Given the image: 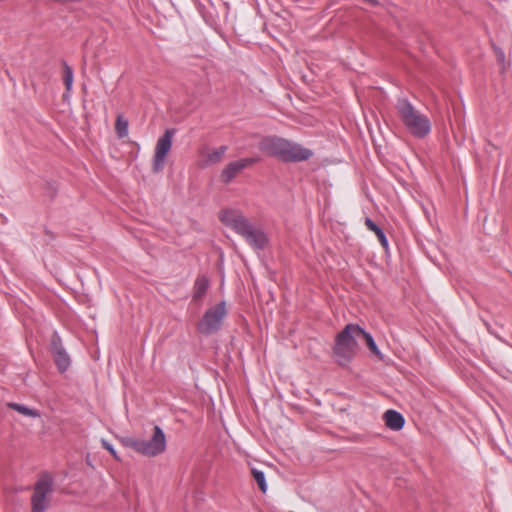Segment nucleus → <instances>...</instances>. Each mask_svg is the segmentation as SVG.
I'll return each instance as SVG.
<instances>
[{"instance_id": "f257e3e1", "label": "nucleus", "mask_w": 512, "mask_h": 512, "mask_svg": "<svg viewBox=\"0 0 512 512\" xmlns=\"http://www.w3.org/2000/svg\"><path fill=\"white\" fill-rule=\"evenodd\" d=\"M258 149L266 156L283 163H298L309 160L313 151L286 138L268 135L261 138Z\"/></svg>"}, {"instance_id": "f03ea898", "label": "nucleus", "mask_w": 512, "mask_h": 512, "mask_svg": "<svg viewBox=\"0 0 512 512\" xmlns=\"http://www.w3.org/2000/svg\"><path fill=\"white\" fill-rule=\"evenodd\" d=\"M219 220L231 228L254 249L263 250L268 244V238L261 229H256L243 213L235 209H223L219 212Z\"/></svg>"}, {"instance_id": "7ed1b4c3", "label": "nucleus", "mask_w": 512, "mask_h": 512, "mask_svg": "<svg viewBox=\"0 0 512 512\" xmlns=\"http://www.w3.org/2000/svg\"><path fill=\"white\" fill-rule=\"evenodd\" d=\"M396 111L406 130L415 138L422 139L430 133L429 118L418 111L407 98L397 100Z\"/></svg>"}, {"instance_id": "20e7f679", "label": "nucleus", "mask_w": 512, "mask_h": 512, "mask_svg": "<svg viewBox=\"0 0 512 512\" xmlns=\"http://www.w3.org/2000/svg\"><path fill=\"white\" fill-rule=\"evenodd\" d=\"M357 333L356 324H347L344 329L337 334L333 353L337 359L338 364L347 365L357 353Z\"/></svg>"}, {"instance_id": "39448f33", "label": "nucleus", "mask_w": 512, "mask_h": 512, "mask_svg": "<svg viewBox=\"0 0 512 512\" xmlns=\"http://www.w3.org/2000/svg\"><path fill=\"white\" fill-rule=\"evenodd\" d=\"M122 443L125 447L147 457H155L166 449L165 433L158 425L154 426L152 437L149 440L128 437L124 438Z\"/></svg>"}, {"instance_id": "423d86ee", "label": "nucleus", "mask_w": 512, "mask_h": 512, "mask_svg": "<svg viewBox=\"0 0 512 512\" xmlns=\"http://www.w3.org/2000/svg\"><path fill=\"white\" fill-rule=\"evenodd\" d=\"M54 481L47 472L40 474L31 495V512H46L49 507L48 496L53 492Z\"/></svg>"}, {"instance_id": "0eeeda50", "label": "nucleus", "mask_w": 512, "mask_h": 512, "mask_svg": "<svg viewBox=\"0 0 512 512\" xmlns=\"http://www.w3.org/2000/svg\"><path fill=\"white\" fill-rule=\"evenodd\" d=\"M226 313L225 301L210 307L197 323V331L203 335H211L219 331Z\"/></svg>"}, {"instance_id": "6e6552de", "label": "nucleus", "mask_w": 512, "mask_h": 512, "mask_svg": "<svg viewBox=\"0 0 512 512\" xmlns=\"http://www.w3.org/2000/svg\"><path fill=\"white\" fill-rule=\"evenodd\" d=\"M176 134L175 128H168L164 134L158 139L153 156L152 170L154 173H159L163 170L166 157L171 150L172 140Z\"/></svg>"}, {"instance_id": "1a4fd4ad", "label": "nucleus", "mask_w": 512, "mask_h": 512, "mask_svg": "<svg viewBox=\"0 0 512 512\" xmlns=\"http://www.w3.org/2000/svg\"><path fill=\"white\" fill-rule=\"evenodd\" d=\"M49 350L59 373H65L70 367L71 359L57 331L51 335Z\"/></svg>"}, {"instance_id": "9d476101", "label": "nucleus", "mask_w": 512, "mask_h": 512, "mask_svg": "<svg viewBox=\"0 0 512 512\" xmlns=\"http://www.w3.org/2000/svg\"><path fill=\"white\" fill-rule=\"evenodd\" d=\"M256 157L242 158L236 161L229 162L221 171L220 178L224 184H229L237 175L245 168L258 162Z\"/></svg>"}, {"instance_id": "9b49d317", "label": "nucleus", "mask_w": 512, "mask_h": 512, "mask_svg": "<svg viewBox=\"0 0 512 512\" xmlns=\"http://www.w3.org/2000/svg\"><path fill=\"white\" fill-rule=\"evenodd\" d=\"M383 419L385 421V425L393 431H399L405 425L404 416L393 409L387 410L383 415Z\"/></svg>"}, {"instance_id": "f8f14e48", "label": "nucleus", "mask_w": 512, "mask_h": 512, "mask_svg": "<svg viewBox=\"0 0 512 512\" xmlns=\"http://www.w3.org/2000/svg\"><path fill=\"white\" fill-rule=\"evenodd\" d=\"M356 333H357V338L364 339L368 349L370 350V352L372 354H374L379 360L384 359L382 352L379 350L373 336L369 332H367L362 327H360L358 324H356Z\"/></svg>"}, {"instance_id": "ddd939ff", "label": "nucleus", "mask_w": 512, "mask_h": 512, "mask_svg": "<svg viewBox=\"0 0 512 512\" xmlns=\"http://www.w3.org/2000/svg\"><path fill=\"white\" fill-rule=\"evenodd\" d=\"M210 282L209 279L205 275H199L197 276L194 285H193V300L199 301L201 300L208 288H209Z\"/></svg>"}, {"instance_id": "4468645a", "label": "nucleus", "mask_w": 512, "mask_h": 512, "mask_svg": "<svg viewBox=\"0 0 512 512\" xmlns=\"http://www.w3.org/2000/svg\"><path fill=\"white\" fill-rule=\"evenodd\" d=\"M7 406L10 409L17 411L18 413H20L24 416L33 417V418L40 417V413L37 410L31 409L23 404L11 402V403H8Z\"/></svg>"}, {"instance_id": "2eb2a0df", "label": "nucleus", "mask_w": 512, "mask_h": 512, "mask_svg": "<svg viewBox=\"0 0 512 512\" xmlns=\"http://www.w3.org/2000/svg\"><path fill=\"white\" fill-rule=\"evenodd\" d=\"M115 130L118 138H124L128 135V120L119 114L116 118Z\"/></svg>"}, {"instance_id": "dca6fc26", "label": "nucleus", "mask_w": 512, "mask_h": 512, "mask_svg": "<svg viewBox=\"0 0 512 512\" xmlns=\"http://www.w3.org/2000/svg\"><path fill=\"white\" fill-rule=\"evenodd\" d=\"M251 473H252V476L254 478V480L256 481L260 491L262 493H266L267 489H268V485H267V482H266V477H265V473L261 470H258L256 468H253L251 470Z\"/></svg>"}, {"instance_id": "f3484780", "label": "nucleus", "mask_w": 512, "mask_h": 512, "mask_svg": "<svg viewBox=\"0 0 512 512\" xmlns=\"http://www.w3.org/2000/svg\"><path fill=\"white\" fill-rule=\"evenodd\" d=\"M227 149L228 148L225 145H222V146L214 149L212 152L208 153L206 161L209 164H216V163L220 162V160L226 153Z\"/></svg>"}, {"instance_id": "a211bd4d", "label": "nucleus", "mask_w": 512, "mask_h": 512, "mask_svg": "<svg viewBox=\"0 0 512 512\" xmlns=\"http://www.w3.org/2000/svg\"><path fill=\"white\" fill-rule=\"evenodd\" d=\"M63 65V71H64V85L66 88V91L69 92L72 89L73 84V69L67 64L66 61H62Z\"/></svg>"}, {"instance_id": "6ab92c4d", "label": "nucleus", "mask_w": 512, "mask_h": 512, "mask_svg": "<svg viewBox=\"0 0 512 512\" xmlns=\"http://www.w3.org/2000/svg\"><path fill=\"white\" fill-rule=\"evenodd\" d=\"M101 445H102V447H103L105 450H107V451H108V452L113 456V458H114L115 460H117V461H120V460H121V459H120V457H119V455H118V453H117V451H116V450H115V448L113 447V445H112V444H110L107 440L102 439V440H101Z\"/></svg>"}, {"instance_id": "aec40b11", "label": "nucleus", "mask_w": 512, "mask_h": 512, "mask_svg": "<svg viewBox=\"0 0 512 512\" xmlns=\"http://www.w3.org/2000/svg\"><path fill=\"white\" fill-rule=\"evenodd\" d=\"M376 236L381 244V246L386 250L388 251V248H389V242H388V239H387V236L385 234V232L383 231V229L381 228L379 231H377L376 233Z\"/></svg>"}, {"instance_id": "412c9836", "label": "nucleus", "mask_w": 512, "mask_h": 512, "mask_svg": "<svg viewBox=\"0 0 512 512\" xmlns=\"http://www.w3.org/2000/svg\"><path fill=\"white\" fill-rule=\"evenodd\" d=\"M58 192L57 187L54 183H47L45 186V193L47 196L50 197V199H53Z\"/></svg>"}, {"instance_id": "4be33fe9", "label": "nucleus", "mask_w": 512, "mask_h": 512, "mask_svg": "<svg viewBox=\"0 0 512 512\" xmlns=\"http://www.w3.org/2000/svg\"><path fill=\"white\" fill-rule=\"evenodd\" d=\"M365 225H366V227H367L370 231H372V232H374V233H376L377 231H379V230L381 229V227H379V226H378V225H377V224H376V223H375L371 218H369V217H366V219H365Z\"/></svg>"}, {"instance_id": "5701e85b", "label": "nucleus", "mask_w": 512, "mask_h": 512, "mask_svg": "<svg viewBox=\"0 0 512 512\" xmlns=\"http://www.w3.org/2000/svg\"><path fill=\"white\" fill-rule=\"evenodd\" d=\"M363 1L372 6H378L380 4L379 0H363Z\"/></svg>"}]
</instances>
